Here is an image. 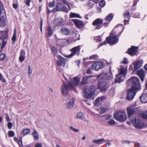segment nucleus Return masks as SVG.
I'll use <instances>...</instances> for the list:
<instances>
[{
    "label": "nucleus",
    "instance_id": "1",
    "mask_svg": "<svg viewBox=\"0 0 147 147\" xmlns=\"http://www.w3.org/2000/svg\"><path fill=\"white\" fill-rule=\"evenodd\" d=\"M128 81L131 83L132 86L128 90L126 98L130 100L134 98L136 92L140 90V84L139 79L136 77H132Z\"/></svg>",
    "mask_w": 147,
    "mask_h": 147
},
{
    "label": "nucleus",
    "instance_id": "2",
    "mask_svg": "<svg viewBox=\"0 0 147 147\" xmlns=\"http://www.w3.org/2000/svg\"><path fill=\"white\" fill-rule=\"evenodd\" d=\"M73 81H68V86H67L64 83L63 85L61 87V90L62 94L64 95L67 94L68 89H72L74 87L78 85L80 81V79L77 77H76L73 78Z\"/></svg>",
    "mask_w": 147,
    "mask_h": 147
},
{
    "label": "nucleus",
    "instance_id": "3",
    "mask_svg": "<svg viewBox=\"0 0 147 147\" xmlns=\"http://www.w3.org/2000/svg\"><path fill=\"white\" fill-rule=\"evenodd\" d=\"M126 72V69L121 67L120 68L119 74L116 75L115 82L119 83L123 81L124 80V78L125 76Z\"/></svg>",
    "mask_w": 147,
    "mask_h": 147
},
{
    "label": "nucleus",
    "instance_id": "4",
    "mask_svg": "<svg viewBox=\"0 0 147 147\" xmlns=\"http://www.w3.org/2000/svg\"><path fill=\"white\" fill-rule=\"evenodd\" d=\"M130 121L133 124L136 128L142 129L144 127V123L142 120L139 118L134 116L130 119Z\"/></svg>",
    "mask_w": 147,
    "mask_h": 147
},
{
    "label": "nucleus",
    "instance_id": "5",
    "mask_svg": "<svg viewBox=\"0 0 147 147\" xmlns=\"http://www.w3.org/2000/svg\"><path fill=\"white\" fill-rule=\"evenodd\" d=\"M115 119L121 122L125 121L126 119V114L125 113L120 111H117L114 114Z\"/></svg>",
    "mask_w": 147,
    "mask_h": 147
},
{
    "label": "nucleus",
    "instance_id": "6",
    "mask_svg": "<svg viewBox=\"0 0 147 147\" xmlns=\"http://www.w3.org/2000/svg\"><path fill=\"white\" fill-rule=\"evenodd\" d=\"M118 35L110 36L106 38L108 43L114 45L117 43L119 40Z\"/></svg>",
    "mask_w": 147,
    "mask_h": 147
},
{
    "label": "nucleus",
    "instance_id": "7",
    "mask_svg": "<svg viewBox=\"0 0 147 147\" xmlns=\"http://www.w3.org/2000/svg\"><path fill=\"white\" fill-rule=\"evenodd\" d=\"M99 81L98 88L102 92L107 90L109 87L107 83L105 82H100V80Z\"/></svg>",
    "mask_w": 147,
    "mask_h": 147
},
{
    "label": "nucleus",
    "instance_id": "8",
    "mask_svg": "<svg viewBox=\"0 0 147 147\" xmlns=\"http://www.w3.org/2000/svg\"><path fill=\"white\" fill-rule=\"evenodd\" d=\"M103 21L100 18H98L95 20L92 23V25L94 26H96L95 27V29H99L102 27V24Z\"/></svg>",
    "mask_w": 147,
    "mask_h": 147
},
{
    "label": "nucleus",
    "instance_id": "9",
    "mask_svg": "<svg viewBox=\"0 0 147 147\" xmlns=\"http://www.w3.org/2000/svg\"><path fill=\"white\" fill-rule=\"evenodd\" d=\"M54 11L56 12L58 11H62L66 13H67L68 10L64 7L62 5L59 3H58L55 7L53 9Z\"/></svg>",
    "mask_w": 147,
    "mask_h": 147
},
{
    "label": "nucleus",
    "instance_id": "10",
    "mask_svg": "<svg viewBox=\"0 0 147 147\" xmlns=\"http://www.w3.org/2000/svg\"><path fill=\"white\" fill-rule=\"evenodd\" d=\"M57 59V64L59 66H62L63 65L65 66L66 61V59L59 55H57L56 56Z\"/></svg>",
    "mask_w": 147,
    "mask_h": 147
},
{
    "label": "nucleus",
    "instance_id": "11",
    "mask_svg": "<svg viewBox=\"0 0 147 147\" xmlns=\"http://www.w3.org/2000/svg\"><path fill=\"white\" fill-rule=\"evenodd\" d=\"M126 110L128 116L130 117L136 113L137 109L133 106H130L127 108Z\"/></svg>",
    "mask_w": 147,
    "mask_h": 147
},
{
    "label": "nucleus",
    "instance_id": "12",
    "mask_svg": "<svg viewBox=\"0 0 147 147\" xmlns=\"http://www.w3.org/2000/svg\"><path fill=\"white\" fill-rule=\"evenodd\" d=\"M92 67L94 69L98 71L102 67L103 64L100 61H96L92 65Z\"/></svg>",
    "mask_w": 147,
    "mask_h": 147
},
{
    "label": "nucleus",
    "instance_id": "13",
    "mask_svg": "<svg viewBox=\"0 0 147 147\" xmlns=\"http://www.w3.org/2000/svg\"><path fill=\"white\" fill-rule=\"evenodd\" d=\"M80 46H78L71 49L70 51L71 52V53L69 55L68 57H71L78 53L80 50Z\"/></svg>",
    "mask_w": 147,
    "mask_h": 147
},
{
    "label": "nucleus",
    "instance_id": "14",
    "mask_svg": "<svg viewBox=\"0 0 147 147\" xmlns=\"http://www.w3.org/2000/svg\"><path fill=\"white\" fill-rule=\"evenodd\" d=\"M71 20L78 28H82L84 25L83 22L81 20L77 19H72Z\"/></svg>",
    "mask_w": 147,
    "mask_h": 147
},
{
    "label": "nucleus",
    "instance_id": "15",
    "mask_svg": "<svg viewBox=\"0 0 147 147\" xmlns=\"http://www.w3.org/2000/svg\"><path fill=\"white\" fill-rule=\"evenodd\" d=\"M75 100L74 98H72L65 104L66 108L68 109H70L73 107L75 102Z\"/></svg>",
    "mask_w": 147,
    "mask_h": 147
},
{
    "label": "nucleus",
    "instance_id": "16",
    "mask_svg": "<svg viewBox=\"0 0 147 147\" xmlns=\"http://www.w3.org/2000/svg\"><path fill=\"white\" fill-rule=\"evenodd\" d=\"M138 51V48L136 47L132 46L128 50L129 54L131 55H134Z\"/></svg>",
    "mask_w": 147,
    "mask_h": 147
},
{
    "label": "nucleus",
    "instance_id": "17",
    "mask_svg": "<svg viewBox=\"0 0 147 147\" xmlns=\"http://www.w3.org/2000/svg\"><path fill=\"white\" fill-rule=\"evenodd\" d=\"M63 20L60 17H57L55 19L54 23L55 25V27L61 25V24L63 22Z\"/></svg>",
    "mask_w": 147,
    "mask_h": 147
},
{
    "label": "nucleus",
    "instance_id": "18",
    "mask_svg": "<svg viewBox=\"0 0 147 147\" xmlns=\"http://www.w3.org/2000/svg\"><path fill=\"white\" fill-rule=\"evenodd\" d=\"M47 32L46 34V37H49L52 35L53 33V30L50 26H48L46 29Z\"/></svg>",
    "mask_w": 147,
    "mask_h": 147
},
{
    "label": "nucleus",
    "instance_id": "19",
    "mask_svg": "<svg viewBox=\"0 0 147 147\" xmlns=\"http://www.w3.org/2000/svg\"><path fill=\"white\" fill-rule=\"evenodd\" d=\"M134 65V70L136 71L139 69L142 65V63L141 61H138L133 63Z\"/></svg>",
    "mask_w": 147,
    "mask_h": 147
},
{
    "label": "nucleus",
    "instance_id": "20",
    "mask_svg": "<svg viewBox=\"0 0 147 147\" xmlns=\"http://www.w3.org/2000/svg\"><path fill=\"white\" fill-rule=\"evenodd\" d=\"M8 35L7 32L6 31H0V38L5 40L7 39Z\"/></svg>",
    "mask_w": 147,
    "mask_h": 147
},
{
    "label": "nucleus",
    "instance_id": "21",
    "mask_svg": "<svg viewBox=\"0 0 147 147\" xmlns=\"http://www.w3.org/2000/svg\"><path fill=\"white\" fill-rule=\"evenodd\" d=\"M60 32L62 34L68 35L70 33L69 30L66 27H62L60 31Z\"/></svg>",
    "mask_w": 147,
    "mask_h": 147
},
{
    "label": "nucleus",
    "instance_id": "22",
    "mask_svg": "<svg viewBox=\"0 0 147 147\" xmlns=\"http://www.w3.org/2000/svg\"><path fill=\"white\" fill-rule=\"evenodd\" d=\"M105 76L106 77L105 78L104 76L102 75H100L98 76V78H101L103 79V80H105L106 78L107 79H109L111 78H112L113 76L112 73L111 72V69L110 70V71Z\"/></svg>",
    "mask_w": 147,
    "mask_h": 147
},
{
    "label": "nucleus",
    "instance_id": "23",
    "mask_svg": "<svg viewBox=\"0 0 147 147\" xmlns=\"http://www.w3.org/2000/svg\"><path fill=\"white\" fill-rule=\"evenodd\" d=\"M137 75L140 77L141 80L143 82L144 79V71L143 69H141L138 71Z\"/></svg>",
    "mask_w": 147,
    "mask_h": 147
},
{
    "label": "nucleus",
    "instance_id": "24",
    "mask_svg": "<svg viewBox=\"0 0 147 147\" xmlns=\"http://www.w3.org/2000/svg\"><path fill=\"white\" fill-rule=\"evenodd\" d=\"M140 99L141 101L143 103L147 102V93H143L142 96L140 97Z\"/></svg>",
    "mask_w": 147,
    "mask_h": 147
},
{
    "label": "nucleus",
    "instance_id": "25",
    "mask_svg": "<svg viewBox=\"0 0 147 147\" xmlns=\"http://www.w3.org/2000/svg\"><path fill=\"white\" fill-rule=\"evenodd\" d=\"M95 95L94 93H92L88 91L85 94V97L87 98H90L93 99Z\"/></svg>",
    "mask_w": 147,
    "mask_h": 147
},
{
    "label": "nucleus",
    "instance_id": "26",
    "mask_svg": "<svg viewBox=\"0 0 147 147\" xmlns=\"http://www.w3.org/2000/svg\"><path fill=\"white\" fill-rule=\"evenodd\" d=\"M105 96H102L98 98L95 100V105H99L100 104L102 101L105 100Z\"/></svg>",
    "mask_w": 147,
    "mask_h": 147
},
{
    "label": "nucleus",
    "instance_id": "27",
    "mask_svg": "<svg viewBox=\"0 0 147 147\" xmlns=\"http://www.w3.org/2000/svg\"><path fill=\"white\" fill-rule=\"evenodd\" d=\"M93 77L92 76L89 75L84 77L82 78V85H85L87 84L88 79Z\"/></svg>",
    "mask_w": 147,
    "mask_h": 147
},
{
    "label": "nucleus",
    "instance_id": "28",
    "mask_svg": "<svg viewBox=\"0 0 147 147\" xmlns=\"http://www.w3.org/2000/svg\"><path fill=\"white\" fill-rule=\"evenodd\" d=\"M106 140L103 138H101L97 140H93L92 142L94 143L97 144H100L106 141Z\"/></svg>",
    "mask_w": 147,
    "mask_h": 147
},
{
    "label": "nucleus",
    "instance_id": "29",
    "mask_svg": "<svg viewBox=\"0 0 147 147\" xmlns=\"http://www.w3.org/2000/svg\"><path fill=\"white\" fill-rule=\"evenodd\" d=\"M113 17V14L112 13H110L106 16L104 20L105 21L110 22L112 20Z\"/></svg>",
    "mask_w": 147,
    "mask_h": 147
},
{
    "label": "nucleus",
    "instance_id": "30",
    "mask_svg": "<svg viewBox=\"0 0 147 147\" xmlns=\"http://www.w3.org/2000/svg\"><path fill=\"white\" fill-rule=\"evenodd\" d=\"M16 40V29H14V32L12 38V43L14 44Z\"/></svg>",
    "mask_w": 147,
    "mask_h": 147
},
{
    "label": "nucleus",
    "instance_id": "31",
    "mask_svg": "<svg viewBox=\"0 0 147 147\" xmlns=\"http://www.w3.org/2000/svg\"><path fill=\"white\" fill-rule=\"evenodd\" d=\"M76 117L78 119H84L85 117L83 113L79 112L77 114Z\"/></svg>",
    "mask_w": 147,
    "mask_h": 147
},
{
    "label": "nucleus",
    "instance_id": "32",
    "mask_svg": "<svg viewBox=\"0 0 147 147\" xmlns=\"http://www.w3.org/2000/svg\"><path fill=\"white\" fill-rule=\"evenodd\" d=\"M51 50L52 53H53V56L55 57V56H56L58 52L57 49L55 47H52L51 48Z\"/></svg>",
    "mask_w": 147,
    "mask_h": 147
},
{
    "label": "nucleus",
    "instance_id": "33",
    "mask_svg": "<svg viewBox=\"0 0 147 147\" xmlns=\"http://www.w3.org/2000/svg\"><path fill=\"white\" fill-rule=\"evenodd\" d=\"M69 16L71 18L76 17L79 18H82V17H81L79 14H76L75 13H71L69 15Z\"/></svg>",
    "mask_w": 147,
    "mask_h": 147
},
{
    "label": "nucleus",
    "instance_id": "34",
    "mask_svg": "<svg viewBox=\"0 0 147 147\" xmlns=\"http://www.w3.org/2000/svg\"><path fill=\"white\" fill-rule=\"evenodd\" d=\"M139 115L143 119H147V112L140 113Z\"/></svg>",
    "mask_w": 147,
    "mask_h": 147
},
{
    "label": "nucleus",
    "instance_id": "35",
    "mask_svg": "<svg viewBox=\"0 0 147 147\" xmlns=\"http://www.w3.org/2000/svg\"><path fill=\"white\" fill-rule=\"evenodd\" d=\"M96 87L94 86H90L88 89V91L92 93H94V92L96 90Z\"/></svg>",
    "mask_w": 147,
    "mask_h": 147
},
{
    "label": "nucleus",
    "instance_id": "36",
    "mask_svg": "<svg viewBox=\"0 0 147 147\" xmlns=\"http://www.w3.org/2000/svg\"><path fill=\"white\" fill-rule=\"evenodd\" d=\"M30 130L29 129H26L23 131L22 134L23 136H24L25 135L28 134L30 132Z\"/></svg>",
    "mask_w": 147,
    "mask_h": 147
},
{
    "label": "nucleus",
    "instance_id": "37",
    "mask_svg": "<svg viewBox=\"0 0 147 147\" xmlns=\"http://www.w3.org/2000/svg\"><path fill=\"white\" fill-rule=\"evenodd\" d=\"M107 110L106 107L104 106H101L100 108V113H105Z\"/></svg>",
    "mask_w": 147,
    "mask_h": 147
},
{
    "label": "nucleus",
    "instance_id": "38",
    "mask_svg": "<svg viewBox=\"0 0 147 147\" xmlns=\"http://www.w3.org/2000/svg\"><path fill=\"white\" fill-rule=\"evenodd\" d=\"M93 1H92L90 0L88 2L87 5L88 7H89L90 8H92L94 5V3H93Z\"/></svg>",
    "mask_w": 147,
    "mask_h": 147
},
{
    "label": "nucleus",
    "instance_id": "39",
    "mask_svg": "<svg viewBox=\"0 0 147 147\" xmlns=\"http://www.w3.org/2000/svg\"><path fill=\"white\" fill-rule=\"evenodd\" d=\"M108 124L110 125H114L115 123V122L113 119H110L109 120L108 122Z\"/></svg>",
    "mask_w": 147,
    "mask_h": 147
},
{
    "label": "nucleus",
    "instance_id": "40",
    "mask_svg": "<svg viewBox=\"0 0 147 147\" xmlns=\"http://www.w3.org/2000/svg\"><path fill=\"white\" fill-rule=\"evenodd\" d=\"M99 5L101 7H103L105 5V2L103 0L100 1L99 2Z\"/></svg>",
    "mask_w": 147,
    "mask_h": 147
},
{
    "label": "nucleus",
    "instance_id": "41",
    "mask_svg": "<svg viewBox=\"0 0 147 147\" xmlns=\"http://www.w3.org/2000/svg\"><path fill=\"white\" fill-rule=\"evenodd\" d=\"M94 39L95 40H97L98 42H100L102 41L101 37L100 36H95L94 38Z\"/></svg>",
    "mask_w": 147,
    "mask_h": 147
},
{
    "label": "nucleus",
    "instance_id": "42",
    "mask_svg": "<svg viewBox=\"0 0 147 147\" xmlns=\"http://www.w3.org/2000/svg\"><path fill=\"white\" fill-rule=\"evenodd\" d=\"M124 17L125 18H127L129 20L130 18V15L129 13L128 12L127 13H125L124 14Z\"/></svg>",
    "mask_w": 147,
    "mask_h": 147
},
{
    "label": "nucleus",
    "instance_id": "43",
    "mask_svg": "<svg viewBox=\"0 0 147 147\" xmlns=\"http://www.w3.org/2000/svg\"><path fill=\"white\" fill-rule=\"evenodd\" d=\"M32 135L34 137V140H36L37 139V133L35 130H34V131L32 133Z\"/></svg>",
    "mask_w": 147,
    "mask_h": 147
},
{
    "label": "nucleus",
    "instance_id": "44",
    "mask_svg": "<svg viewBox=\"0 0 147 147\" xmlns=\"http://www.w3.org/2000/svg\"><path fill=\"white\" fill-rule=\"evenodd\" d=\"M70 129L73 131L76 132H78L79 131V130L78 129H77L76 128H74L73 126H70Z\"/></svg>",
    "mask_w": 147,
    "mask_h": 147
},
{
    "label": "nucleus",
    "instance_id": "45",
    "mask_svg": "<svg viewBox=\"0 0 147 147\" xmlns=\"http://www.w3.org/2000/svg\"><path fill=\"white\" fill-rule=\"evenodd\" d=\"M8 135L10 137H13L14 136V132L13 131H9Z\"/></svg>",
    "mask_w": 147,
    "mask_h": 147
},
{
    "label": "nucleus",
    "instance_id": "46",
    "mask_svg": "<svg viewBox=\"0 0 147 147\" xmlns=\"http://www.w3.org/2000/svg\"><path fill=\"white\" fill-rule=\"evenodd\" d=\"M63 3L66 4L67 5V6H68V7L69 8V10H70L71 9L69 5V3L67 1H66L65 0H63Z\"/></svg>",
    "mask_w": 147,
    "mask_h": 147
},
{
    "label": "nucleus",
    "instance_id": "47",
    "mask_svg": "<svg viewBox=\"0 0 147 147\" xmlns=\"http://www.w3.org/2000/svg\"><path fill=\"white\" fill-rule=\"evenodd\" d=\"M5 57V55L4 54H2L0 55V60H3Z\"/></svg>",
    "mask_w": 147,
    "mask_h": 147
},
{
    "label": "nucleus",
    "instance_id": "48",
    "mask_svg": "<svg viewBox=\"0 0 147 147\" xmlns=\"http://www.w3.org/2000/svg\"><path fill=\"white\" fill-rule=\"evenodd\" d=\"M0 80L2 81L3 82H5L6 81V80L3 77L2 75L0 73Z\"/></svg>",
    "mask_w": 147,
    "mask_h": 147
},
{
    "label": "nucleus",
    "instance_id": "49",
    "mask_svg": "<svg viewBox=\"0 0 147 147\" xmlns=\"http://www.w3.org/2000/svg\"><path fill=\"white\" fill-rule=\"evenodd\" d=\"M25 57L20 56L19 58V61L21 62H23L25 59Z\"/></svg>",
    "mask_w": 147,
    "mask_h": 147
},
{
    "label": "nucleus",
    "instance_id": "50",
    "mask_svg": "<svg viewBox=\"0 0 147 147\" xmlns=\"http://www.w3.org/2000/svg\"><path fill=\"white\" fill-rule=\"evenodd\" d=\"M25 51L23 50H21L20 52V55L21 56H23L24 57L25 56Z\"/></svg>",
    "mask_w": 147,
    "mask_h": 147
},
{
    "label": "nucleus",
    "instance_id": "51",
    "mask_svg": "<svg viewBox=\"0 0 147 147\" xmlns=\"http://www.w3.org/2000/svg\"><path fill=\"white\" fill-rule=\"evenodd\" d=\"M43 24V21L41 19L40 20V29L41 32L42 31V25Z\"/></svg>",
    "mask_w": 147,
    "mask_h": 147
},
{
    "label": "nucleus",
    "instance_id": "52",
    "mask_svg": "<svg viewBox=\"0 0 147 147\" xmlns=\"http://www.w3.org/2000/svg\"><path fill=\"white\" fill-rule=\"evenodd\" d=\"M12 123L11 122H9L7 124L8 127L9 129H10L11 128L12 126Z\"/></svg>",
    "mask_w": 147,
    "mask_h": 147
},
{
    "label": "nucleus",
    "instance_id": "53",
    "mask_svg": "<svg viewBox=\"0 0 147 147\" xmlns=\"http://www.w3.org/2000/svg\"><path fill=\"white\" fill-rule=\"evenodd\" d=\"M6 116H5V118L6 119L7 121H10L9 117L7 113H5Z\"/></svg>",
    "mask_w": 147,
    "mask_h": 147
},
{
    "label": "nucleus",
    "instance_id": "54",
    "mask_svg": "<svg viewBox=\"0 0 147 147\" xmlns=\"http://www.w3.org/2000/svg\"><path fill=\"white\" fill-rule=\"evenodd\" d=\"M55 5L54 1L49 3V5L50 7H53Z\"/></svg>",
    "mask_w": 147,
    "mask_h": 147
},
{
    "label": "nucleus",
    "instance_id": "55",
    "mask_svg": "<svg viewBox=\"0 0 147 147\" xmlns=\"http://www.w3.org/2000/svg\"><path fill=\"white\" fill-rule=\"evenodd\" d=\"M32 73V70L31 69L30 65L28 66V74L29 76H30Z\"/></svg>",
    "mask_w": 147,
    "mask_h": 147
},
{
    "label": "nucleus",
    "instance_id": "56",
    "mask_svg": "<svg viewBox=\"0 0 147 147\" xmlns=\"http://www.w3.org/2000/svg\"><path fill=\"white\" fill-rule=\"evenodd\" d=\"M122 143L123 144H130V142L127 140H124L122 141Z\"/></svg>",
    "mask_w": 147,
    "mask_h": 147
},
{
    "label": "nucleus",
    "instance_id": "57",
    "mask_svg": "<svg viewBox=\"0 0 147 147\" xmlns=\"http://www.w3.org/2000/svg\"><path fill=\"white\" fill-rule=\"evenodd\" d=\"M31 1V0H25V2L26 5L28 6H30V3Z\"/></svg>",
    "mask_w": 147,
    "mask_h": 147
},
{
    "label": "nucleus",
    "instance_id": "58",
    "mask_svg": "<svg viewBox=\"0 0 147 147\" xmlns=\"http://www.w3.org/2000/svg\"><path fill=\"white\" fill-rule=\"evenodd\" d=\"M122 62L124 64H127V59L125 58H124Z\"/></svg>",
    "mask_w": 147,
    "mask_h": 147
},
{
    "label": "nucleus",
    "instance_id": "59",
    "mask_svg": "<svg viewBox=\"0 0 147 147\" xmlns=\"http://www.w3.org/2000/svg\"><path fill=\"white\" fill-rule=\"evenodd\" d=\"M18 144L20 146H21L22 145V138H20L19 140Z\"/></svg>",
    "mask_w": 147,
    "mask_h": 147
},
{
    "label": "nucleus",
    "instance_id": "60",
    "mask_svg": "<svg viewBox=\"0 0 147 147\" xmlns=\"http://www.w3.org/2000/svg\"><path fill=\"white\" fill-rule=\"evenodd\" d=\"M86 73L88 74H92V71L90 69H88L86 71Z\"/></svg>",
    "mask_w": 147,
    "mask_h": 147
},
{
    "label": "nucleus",
    "instance_id": "61",
    "mask_svg": "<svg viewBox=\"0 0 147 147\" xmlns=\"http://www.w3.org/2000/svg\"><path fill=\"white\" fill-rule=\"evenodd\" d=\"M129 20L128 19L127 20H124V22L125 25L129 24Z\"/></svg>",
    "mask_w": 147,
    "mask_h": 147
},
{
    "label": "nucleus",
    "instance_id": "62",
    "mask_svg": "<svg viewBox=\"0 0 147 147\" xmlns=\"http://www.w3.org/2000/svg\"><path fill=\"white\" fill-rule=\"evenodd\" d=\"M109 24V23L108 22H105L103 24V25L105 27H107L108 26Z\"/></svg>",
    "mask_w": 147,
    "mask_h": 147
},
{
    "label": "nucleus",
    "instance_id": "63",
    "mask_svg": "<svg viewBox=\"0 0 147 147\" xmlns=\"http://www.w3.org/2000/svg\"><path fill=\"white\" fill-rule=\"evenodd\" d=\"M135 146L136 147H140V144L138 142H136L135 144Z\"/></svg>",
    "mask_w": 147,
    "mask_h": 147
},
{
    "label": "nucleus",
    "instance_id": "64",
    "mask_svg": "<svg viewBox=\"0 0 147 147\" xmlns=\"http://www.w3.org/2000/svg\"><path fill=\"white\" fill-rule=\"evenodd\" d=\"M43 145L41 143H37V147H42Z\"/></svg>",
    "mask_w": 147,
    "mask_h": 147
}]
</instances>
